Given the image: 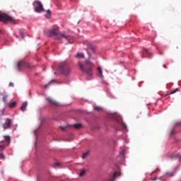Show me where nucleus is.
I'll return each instance as SVG.
<instances>
[{"instance_id":"nucleus-1","label":"nucleus","mask_w":181,"mask_h":181,"mask_svg":"<svg viewBox=\"0 0 181 181\" xmlns=\"http://www.w3.org/2000/svg\"><path fill=\"white\" fill-rule=\"evenodd\" d=\"M47 36L49 37L55 36V40H62V38L66 39V40L69 41L71 44L75 42V38H74V37H71L70 35H65L64 34L60 33L58 28H54L48 30Z\"/></svg>"},{"instance_id":"nucleus-2","label":"nucleus","mask_w":181,"mask_h":181,"mask_svg":"<svg viewBox=\"0 0 181 181\" xmlns=\"http://www.w3.org/2000/svg\"><path fill=\"white\" fill-rule=\"evenodd\" d=\"M78 66H79V69L82 70L83 74L86 76V78H88V80L93 78V66H94L93 63L88 60H86V64H82L78 62Z\"/></svg>"},{"instance_id":"nucleus-3","label":"nucleus","mask_w":181,"mask_h":181,"mask_svg":"<svg viewBox=\"0 0 181 181\" xmlns=\"http://www.w3.org/2000/svg\"><path fill=\"white\" fill-rule=\"evenodd\" d=\"M58 71L63 75L69 76L71 74V68L69 66L66 62H64L59 64Z\"/></svg>"},{"instance_id":"nucleus-4","label":"nucleus","mask_w":181,"mask_h":181,"mask_svg":"<svg viewBox=\"0 0 181 181\" xmlns=\"http://www.w3.org/2000/svg\"><path fill=\"white\" fill-rule=\"evenodd\" d=\"M0 21L4 24L11 23L15 24L16 21L13 17L11 16L7 15L6 13H0Z\"/></svg>"},{"instance_id":"nucleus-5","label":"nucleus","mask_w":181,"mask_h":181,"mask_svg":"<svg viewBox=\"0 0 181 181\" xmlns=\"http://www.w3.org/2000/svg\"><path fill=\"white\" fill-rule=\"evenodd\" d=\"M33 6L35 7V12L37 13H41L45 11L44 7H42V4H41V2L37 0L34 1Z\"/></svg>"},{"instance_id":"nucleus-6","label":"nucleus","mask_w":181,"mask_h":181,"mask_svg":"<svg viewBox=\"0 0 181 181\" xmlns=\"http://www.w3.org/2000/svg\"><path fill=\"white\" fill-rule=\"evenodd\" d=\"M151 55H152V53L151 52V49H144L142 50V54H141L142 59H145L146 57L151 58Z\"/></svg>"},{"instance_id":"nucleus-7","label":"nucleus","mask_w":181,"mask_h":181,"mask_svg":"<svg viewBox=\"0 0 181 181\" xmlns=\"http://www.w3.org/2000/svg\"><path fill=\"white\" fill-rule=\"evenodd\" d=\"M11 127V119L9 118L6 119V123L3 124V129L6 130L10 129Z\"/></svg>"},{"instance_id":"nucleus-8","label":"nucleus","mask_w":181,"mask_h":181,"mask_svg":"<svg viewBox=\"0 0 181 181\" xmlns=\"http://www.w3.org/2000/svg\"><path fill=\"white\" fill-rule=\"evenodd\" d=\"M97 77L100 78V79L103 78V74L101 67H97Z\"/></svg>"},{"instance_id":"nucleus-9","label":"nucleus","mask_w":181,"mask_h":181,"mask_svg":"<svg viewBox=\"0 0 181 181\" xmlns=\"http://www.w3.org/2000/svg\"><path fill=\"white\" fill-rule=\"evenodd\" d=\"M47 101L49 102L53 105H55V106L58 105V102L52 99V98H48Z\"/></svg>"},{"instance_id":"nucleus-10","label":"nucleus","mask_w":181,"mask_h":181,"mask_svg":"<svg viewBox=\"0 0 181 181\" xmlns=\"http://www.w3.org/2000/svg\"><path fill=\"white\" fill-rule=\"evenodd\" d=\"M173 176H175V172L165 173L164 174V177L165 178L173 177Z\"/></svg>"},{"instance_id":"nucleus-11","label":"nucleus","mask_w":181,"mask_h":181,"mask_svg":"<svg viewBox=\"0 0 181 181\" xmlns=\"http://www.w3.org/2000/svg\"><path fill=\"white\" fill-rule=\"evenodd\" d=\"M18 105V103L16 101L11 102L8 105V107H9L10 109H14L16 105Z\"/></svg>"},{"instance_id":"nucleus-12","label":"nucleus","mask_w":181,"mask_h":181,"mask_svg":"<svg viewBox=\"0 0 181 181\" xmlns=\"http://www.w3.org/2000/svg\"><path fill=\"white\" fill-rule=\"evenodd\" d=\"M4 139L6 141V146H8V145H9V142L11 141V136H5Z\"/></svg>"},{"instance_id":"nucleus-13","label":"nucleus","mask_w":181,"mask_h":181,"mask_svg":"<svg viewBox=\"0 0 181 181\" xmlns=\"http://www.w3.org/2000/svg\"><path fill=\"white\" fill-rule=\"evenodd\" d=\"M89 154H90L89 151H86V153H83L82 158L86 159V158H88V156H89Z\"/></svg>"},{"instance_id":"nucleus-14","label":"nucleus","mask_w":181,"mask_h":181,"mask_svg":"<svg viewBox=\"0 0 181 181\" xmlns=\"http://www.w3.org/2000/svg\"><path fill=\"white\" fill-rule=\"evenodd\" d=\"M120 175L119 173H115L114 175H112V180H109V181H114V180H115V178L119 176Z\"/></svg>"},{"instance_id":"nucleus-15","label":"nucleus","mask_w":181,"mask_h":181,"mask_svg":"<svg viewBox=\"0 0 181 181\" xmlns=\"http://www.w3.org/2000/svg\"><path fill=\"white\" fill-rule=\"evenodd\" d=\"M23 64V61H22V60L18 62L17 67H18V70H20L21 69Z\"/></svg>"},{"instance_id":"nucleus-16","label":"nucleus","mask_w":181,"mask_h":181,"mask_svg":"<svg viewBox=\"0 0 181 181\" xmlns=\"http://www.w3.org/2000/svg\"><path fill=\"white\" fill-rule=\"evenodd\" d=\"M8 95H4L2 98V101L4 104H7Z\"/></svg>"},{"instance_id":"nucleus-17","label":"nucleus","mask_w":181,"mask_h":181,"mask_svg":"<svg viewBox=\"0 0 181 181\" xmlns=\"http://www.w3.org/2000/svg\"><path fill=\"white\" fill-rule=\"evenodd\" d=\"M74 129H81V127H82V124H74Z\"/></svg>"},{"instance_id":"nucleus-18","label":"nucleus","mask_w":181,"mask_h":181,"mask_svg":"<svg viewBox=\"0 0 181 181\" xmlns=\"http://www.w3.org/2000/svg\"><path fill=\"white\" fill-rule=\"evenodd\" d=\"M76 57L78 58H84V54L83 53H78L77 55H76Z\"/></svg>"},{"instance_id":"nucleus-19","label":"nucleus","mask_w":181,"mask_h":181,"mask_svg":"<svg viewBox=\"0 0 181 181\" xmlns=\"http://www.w3.org/2000/svg\"><path fill=\"white\" fill-rule=\"evenodd\" d=\"M179 91H180V90H178V88H176V89H175V90L171 91V93H168V95L175 94V93H176L177 92H179Z\"/></svg>"},{"instance_id":"nucleus-20","label":"nucleus","mask_w":181,"mask_h":181,"mask_svg":"<svg viewBox=\"0 0 181 181\" xmlns=\"http://www.w3.org/2000/svg\"><path fill=\"white\" fill-rule=\"evenodd\" d=\"M86 175V170H82L81 173H79V177H82Z\"/></svg>"},{"instance_id":"nucleus-21","label":"nucleus","mask_w":181,"mask_h":181,"mask_svg":"<svg viewBox=\"0 0 181 181\" xmlns=\"http://www.w3.org/2000/svg\"><path fill=\"white\" fill-rule=\"evenodd\" d=\"M49 15H51V11H49V10H48V11L46 12V15H45V17L49 18Z\"/></svg>"},{"instance_id":"nucleus-22","label":"nucleus","mask_w":181,"mask_h":181,"mask_svg":"<svg viewBox=\"0 0 181 181\" xmlns=\"http://www.w3.org/2000/svg\"><path fill=\"white\" fill-rule=\"evenodd\" d=\"M88 49L90 50H92L93 52H95V48L92 45L88 46Z\"/></svg>"},{"instance_id":"nucleus-23","label":"nucleus","mask_w":181,"mask_h":181,"mask_svg":"<svg viewBox=\"0 0 181 181\" xmlns=\"http://www.w3.org/2000/svg\"><path fill=\"white\" fill-rule=\"evenodd\" d=\"M52 82H53V81H52L51 82H49L47 84L45 85V88H48L52 83Z\"/></svg>"},{"instance_id":"nucleus-24","label":"nucleus","mask_w":181,"mask_h":181,"mask_svg":"<svg viewBox=\"0 0 181 181\" xmlns=\"http://www.w3.org/2000/svg\"><path fill=\"white\" fill-rule=\"evenodd\" d=\"M18 33H20V35L21 36V38H23V31H22V30H20L18 31Z\"/></svg>"},{"instance_id":"nucleus-25","label":"nucleus","mask_w":181,"mask_h":181,"mask_svg":"<svg viewBox=\"0 0 181 181\" xmlns=\"http://www.w3.org/2000/svg\"><path fill=\"white\" fill-rule=\"evenodd\" d=\"M94 110L96 111H100L101 110V107H95Z\"/></svg>"},{"instance_id":"nucleus-26","label":"nucleus","mask_w":181,"mask_h":181,"mask_svg":"<svg viewBox=\"0 0 181 181\" xmlns=\"http://www.w3.org/2000/svg\"><path fill=\"white\" fill-rule=\"evenodd\" d=\"M60 129L63 131H65V129H66V126H61L60 127Z\"/></svg>"},{"instance_id":"nucleus-27","label":"nucleus","mask_w":181,"mask_h":181,"mask_svg":"<svg viewBox=\"0 0 181 181\" xmlns=\"http://www.w3.org/2000/svg\"><path fill=\"white\" fill-rule=\"evenodd\" d=\"M9 87H14V83L12 82L9 83Z\"/></svg>"},{"instance_id":"nucleus-28","label":"nucleus","mask_w":181,"mask_h":181,"mask_svg":"<svg viewBox=\"0 0 181 181\" xmlns=\"http://www.w3.org/2000/svg\"><path fill=\"white\" fill-rule=\"evenodd\" d=\"M0 159H4V156L0 153Z\"/></svg>"},{"instance_id":"nucleus-29","label":"nucleus","mask_w":181,"mask_h":181,"mask_svg":"<svg viewBox=\"0 0 181 181\" xmlns=\"http://www.w3.org/2000/svg\"><path fill=\"white\" fill-rule=\"evenodd\" d=\"M27 106V102L23 103V108L26 107Z\"/></svg>"},{"instance_id":"nucleus-30","label":"nucleus","mask_w":181,"mask_h":181,"mask_svg":"<svg viewBox=\"0 0 181 181\" xmlns=\"http://www.w3.org/2000/svg\"><path fill=\"white\" fill-rule=\"evenodd\" d=\"M60 165V163H54V166H59Z\"/></svg>"},{"instance_id":"nucleus-31","label":"nucleus","mask_w":181,"mask_h":181,"mask_svg":"<svg viewBox=\"0 0 181 181\" xmlns=\"http://www.w3.org/2000/svg\"><path fill=\"white\" fill-rule=\"evenodd\" d=\"M6 147L4 146H1V149L4 150Z\"/></svg>"},{"instance_id":"nucleus-32","label":"nucleus","mask_w":181,"mask_h":181,"mask_svg":"<svg viewBox=\"0 0 181 181\" xmlns=\"http://www.w3.org/2000/svg\"><path fill=\"white\" fill-rule=\"evenodd\" d=\"M173 134H175V131L173 130V131H171L170 135L173 136Z\"/></svg>"},{"instance_id":"nucleus-33","label":"nucleus","mask_w":181,"mask_h":181,"mask_svg":"<svg viewBox=\"0 0 181 181\" xmlns=\"http://www.w3.org/2000/svg\"><path fill=\"white\" fill-rule=\"evenodd\" d=\"M21 111H23V105H21Z\"/></svg>"},{"instance_id":"nucleus-34","label":"nucleus","mask_w":181,"mask_h":181,"mask_svg":"<svg viewBox=\"0 0 181 181\" xmlns=\"http://www.w3.org/2000/svg\"><path fill=\"white\" fill-rule=\"evenodd\" d=\"M180 124H181L180 122H177V123H176V125H180Z\"/></svg>"},{"instance_id":"nucleus-35","label":"nucleus","mask_w":181,"mask_h":181,"mask_svg":"<svg viewBox=\"0 0 181 181\" xmlns=\"http://www.w3.org/2000/svg\"><path fill=\"white\" fill-rule=\"evenodd\" d=\"M163 66L165 69H167V67H166L165 65H163Z\"/></svg>"},{"instance_id":"nucleus-36","label":"nucleus","mask_w":181,"mask_h":181,"mask_svg":"<svg viewBox=\"0 0 181 181\" xmlns=\"http://www.w3.org/2000/svg\"><path fill=\"white\" fill-rule=\"evenodd\" d=\"M121 155H124V151L121 152Z\"/></svg>"},{"instance_id":"nucleus-37","label":"nucleus","mask_w":181,"mask_h":181,"mask_svg":"<svg viewBox=\"0 0 181 181\" xmlns=\"http://www.w3.org/2000/svg\"><path fill=\"white\" fill-rule=\"evenodd\" d=\"M177 157H180V154H177Z\"/></svg>"},{"instance_id":"nucleus-38","label":"nucleus","mask_w":181,"mask_h":181,"mask_svg":"<svg viewBox=\"0 0 181 181\" xmlns=\"http://www.w3.org/2000/svg\"><path fill=\"white\" fill-rule=\"evenodd\" d=\"M156 180H157V178H154V179H153V181H156Z\"/></svg>"},{"instance_id":"nucleus-39","label":"nucleus","mask_w":181,"mask_h":181,"mask_svg":"<svg viewBox=\"0 0 181 181\" xmlns=\"http://www.w3.org/2000/svg\"><path fill=\"white\" fill-rule=\"evenodd\" d=\"M123 127H126L125 124H123Z\"/></svg>"},{"instance_id":"nucleus-40","label":"nucleus","mask_w":181,"mask_h":181,"mask_svg":"<svg viewBox=\"0 0 181 181\" xmlns=\"http://www.w3.org/2000/svg\"><path fill=\"white\" fill-rule=\"evenodd\" d=\"M176 49H178V47H176Z\"/></svg>"},{"instance_id":"nucleus-41","label":"nucleus","mask_w":181,"mask_h":181,"mask_svg":"<svg viewBox=\"0 0 181 181\" xmlns=\"http://www.w3.org/2000/svg\"><path fill=\"white\" fill-rule=\"evenodd\" d=\"M90 58V55H89V59Z\"/></svg>"},{"instance_id":"nucleus-42","label":"nucleus","mask_w":181,"mask_h":181,"mask_svg":"<svg viewBox=\"0 0 181 181\" xmlns=\"http://www.w3.org/2000/svg\"><path fill=\"white\" fill-rule=\"evenodd\" d=\"M2 112H4V110H2Z\"/></svg>"}]
</instances>
